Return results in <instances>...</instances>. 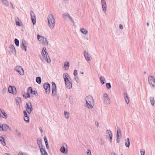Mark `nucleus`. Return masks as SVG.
<instances>
[{"label":"nucleus","instance_id":"nucleus-1","mask_svg":"<svg viewBox=\"0 0 155 155\" xmlns=\"http://www.w3.org/2000/svg\"><path fill=\"white\" fill-rule=\"evenodd\" d=\"M63 76L66 87L68 89H71L72 87V84L71 81L69 80V79H71L70 76L68 73H64L63 74Z\"/></svg>","mask_w":155,"mask_h":155},{"label":"nucleus","instance_id":"nucleus-2","mask_svg":"<svg viewBox=\"0 0 155 155\" xmlns=\"http://www.w3.org/2000/svg\"><path fill=\"white\" fill-rule=\"evenodd\" d=\"M86 101V105L89 109H92L94 106V101L92 97L89 95L85 98Z\"/></svg>","mask_w":155,"mask_h":155},{"label":"nucleus","instance_id":"nucleus-3","mask_svg":"<svg viewBox=\"0 0 155 155\" xmlns=\"http://www.w3.org/2000/svg\"><path fill=\"white\" fill-rule=\"evenodd\" d=\"M48 25L51 28H53L54 26L55 19L53 15L49 14L48 17Z\"/></svg>","mask_w":155,"mask_h":155},{"label":"nucleus","instance_id":"nucleus-4","mask_svg":"<svg viewBox=\"0 0 155 155\" xmlns=\"http://www.w3.org/2000/svg\"><path fill=\"white\" fill-rule=\"evenodd\" d=\"M41 54L47 62L48 63H50L51 61L47 52L46 48L45 47H43L42 50Z\"/></svg>","mask_w":155,"mask_h":155},{"label":"nucleus","instance_id":"nucleus-5","mask_svg":"<svg viewBox=\"0 0 155 155\" xmlns=\"http://www.w3.org/2000/svg\"><path fill=\"white\" fill-rule=\"evenodd\" d=\"M37 38L38 41L42 43V44L44 45L48 46V43L46 38L43 36L39 35H37Z\"/></svg>","mask_w":155,"mask_h":155},{"label":"nucleus","instance_id":"nucleus-6","mask_svg":"<svg viewBox=\"0 0 155 155\" xmlns=\"http://www.w3.org/2000/svg\"><path fill=\"white\" fill-rule=\"evenodd\" d=\"M43 87L45 90L46 94H49L51 91L50 84L48 82L45 83L43 84Z\"/></svg>","mask_w":155,"mask_h":155},{"label":"nucleus","instance_id":"nucleus-7","mask_svg":"<svg viewBox=\"0 0 155 155\" xmlns=\"http://www.w3.org/2000/svg\"><path fill=\"white\" fill-rule=\"evenodd\" d=\"M60 151L65 154H66L68 153V147L67 144L66 143H64L60 149Z\"/></svg>","mask_w":155,"mask_h":155},{"label":"nucleus","instance_id":"nucleus-8","mask_svg":"<svg viewBox=\"0 0 155 155\" xmlns=\"http://www.w3.org/2000/svg\"><path fill=\"white\" fill-rule=\"evenodd\" d=\"M30 106L27 103H26L25 108L29 114H30L33 110V108L30 102Z\"/></svg>","mask_w":155,"mask_h":155},{"label":"nucleus","instance_id":"nucleus-9","mask_svg":"<svg viewBox=\"0 0 155 155\" xmlns=\"http://www.w3.org/2000/svg\"><path fill=\"white\" fill-rule=\"evenodd\" d=\"M52 94L53 96L56 95L57 89L55 83L54 82H52Z\"/></svg>","mask_w":155,"mask_h":155},{"label":"nucleus","instance_id":"nucleus-10","mask_svg":"<svg viewBox=\"0 0 155 155\" xmlns=\"http://www.w3.org/2000/svg\"><path fill=\"white\" fill-rule=\"evenodd\" d=\"M31 17V20L33 25H35L36 23V16L32 11H31L30 12Z\"/></svg>","mask_w":155,"mask_h":155},{"label":"nucleus","instance_id":"nucleus-11","mask_svg":"<svg viewBox=\"0 0 155 155\" xmlns=\"http://www.w3.org/2000/svg\"><path fill=\"white\" fill-rule=\"evenodd\" d=\"M15 70L17 72H18L20 75H23L24 74V72L23 69L20 66H16Z\"/></svg>","mask_w":155,"mask_h":155},{"label":"nucleus","instance_id":"nucleus-12","mask_svg":"<svg viewBox=\"0 0 155 155\" xmlns=\"http://www.w3.org/2000/svg\"><path fill=\"white\" fill-rule=\"evenodd\" d=\"M148 79L149 83L150 85H152L153 87L155 86V81L154 79H153L152 76H149Z\"/></svg>","mask_w":155,"mask_h":155},{"label":"nucleus","instance_id":"nucleus-13","mask_svg":"<svg viewBox=\"0 0 155 155\" xmlns=\"http://www.w3.org/2000/svg\"><path fill=\"white\" fill-rule=\"evenodd\" d=\"M37 143L39 147L40 148V150L41 148H43V145L42 143V139L41 138H38L37 140Z\"/></svg>","mask_w":155,"mask_h":155},{"label":"nucleus","instance_id":"nucleus-14","mask_svg":"<svg viewBox=\"0 0 155 155\" xmlns=\"http://www.w3.org/2000/svg\"><path fill=\"white\" fill-rule=\"evenodd\" d=\"M102 7L103 10L105 12L106 11L107 5L105 1L104 0H101Z\"/></svg>","mask_w":155,"mask_h":155},{"label":"nucleus","instance_id":"nucleus-15","mask_svg":"<svg viewBox=\"0 0 155 155\" xmlns=\"http://www.w3.org/2000/svg\"><path fill=\"white\" fill-rule=\"evenodd\" d=\"M14 89H15V91H16V89L15 87L9 85L8 88V92L10 93L14 94Z\"/></svg>","mask_w":155,"mask_h":155},{"label":"nucleus","instance_id":"nucleus-16","mask_svg":"<svg viewBox=\"0 0 155 155\" xmlns=\"http://www.w3.org/2000/svg\"><path fill=\"white\" fill-rule=\"evenodd\" d=\"M9 48L10 49V51L14 54H16V51L15 48L14 46L12 45H10Z\"/></svg>","mask_w":155,"mask_h":155},{"label":"nucleus","instance_id":"nucleus-17","mask_svg":"<svg viewBox=\"0 0 155 155\" xmlns=\"http://www.w3.org/2000/svg\"><path fill=\"white\" fill-rule=\"evenodd\" d=\"M25 41L24 40H22V43L21 44V48L22 50H24L25 51L27 50L26 46L25 45Z\"/></svg>","mask_w":155,"mask_h":155},{"label":"nucleus","instance_id":"nucleus-18","mask_svg":"<svg viewBox=\"0 0 155 155\" xmlns=\"http://www.w3.org/2000/svg\"><path fill=\"white\" fill-rule=\"evenodd\" d=\"M84 56L86 60L88 61H89L90 60V55L88 54V53L87 52L86 53V51H85L84 52Z\"/></svg>","mask_w":155,"mask_h":155},{"label":"nucleus","instance_id":"nucleus-19","mask_svg":"<svg viewBox=\"0 0 155 155\" xmlns=\"http://www.w3.org/2000/svg\"><path fill=\"white\" fill-rule=\"evenodd\" d=\"M107 132L109 135L110 138V140L111 142L112 141V132H111V131L109 130H107Z\"/></svg>","mask_w":155,"mask_h":155},{"label":"nucleus","instance_id":"nucleus-20","mask_svg":"<svg viewBox=\"0 0 155 155\" xmlns=\"http://www.w3.org/2000/svg\"><path fill=\"white\" fill-rule=\"evenodd\" d=\"M70 66L69 62L68 61H66L64 63V67L66 70L68 69Z\"/></svg>","mask_w":155,"mask_h":155},{"label":"nucleus","instance_id":"nucleus-21","mask_svg":"<svg viewBox=\"0 0 155 155\" xmlns=\"http://www.w3.org/2000/svg\"><path fill=\"white\" fill-rule=\"evenodd\" d=\"M104 103L106 104H110V101L109 97L104 98Z\"/></svg>","mask_w":155,"mask_h":155},{"label":"nucleus","instance_id":"nucleus-22","mask_svg":"<svg viewBox=\"0 0 155 155\" xmlns=\"http://www.w3.org/2000/svg\"><path fill=\"white\" fill-rule=\"evenodd\" d=\"M124 99H125V101L126 103L127 104H128L129 102V99L128 98L127 95V93H124Z\"/></svg>","mask_w":155,"mask_h":155},{"label":"nucleus","instance_id":"nucleus-23","mask_svg":"<svg viewBox=\"0 0 155 155\" xmlns=\"http://www.w3.org/2000/svg\"><path fill=\"white\" fill-rule=\"evenodd\" d=\"M40 151L41 155H48L47 153L44 148H41Z\"/></svg>","mask_w":155,"mask_h":155},{"label":"nucleus","instance_id":"nucleus-24","mask_svg":"<svg viewBox=\"0 0 155 155\" xmlns=\"http://www.w3.org/2000/svg\"><path fill=\"white\" fill-rule=\"evenodd\" d=\"M0 141L2 144L3 145L5 146L6 145L5 142L4 140V138L3 137H0Z\"/></svg>","mask_w":155,"mask_h":155},{"label":"nucleus","instance_id":"nucleus-25","mask_svg":"<svg viewBox=\"0 0 155 155\" xmlns=\"http://www.w3.org/2000/svg\"><path fill=\"white\" fill-rule=\"evenodd\" d=\"M125 145L127 147H129L130 145V139L129 138H127V140L125 143Z\"/></svg>","mask_w":155,"mask_h":155},{"label":"nucleus","instance_id":"nucleus-26","mask_svg":"<svg viewBox=\"0 0 155 155\" xmlns=\"http://www.w3.org/2000/svg\"><path fill=\"white\" fill-rule=\"evenodd\" d=\"M80 30L81 32L83 34L85 35L87 34L88 31L86 29H84V28H81Z\"/></svg>","mask_w":155,"mask_h":155},{"label":"nucleus","instance_id":"nucleus-27","mask_svg":"<svg viewBox=\"0 0 155 155\" xmlns=\"http://www.w3.org/2000/svg\"><path fill=\"white\" fill-rule=\"evenodd\" d=\"M3 4L6 7H8L9 5V3L7 0H2Z\"/></svg>","mask_w":155,"mask_h":155},{"label":"nucleus","instance_id":"nucleus-28","mask_svg":"<svg viewBox=\"0 0 155 155\" xmlns=\"http://www.w3.org/2000/svg\"><path fill=\"white\" fill-rule=\"evenodd\" d=\"M69 15H70L68 13L65 12L63 14L62 17L63 19H65L67 17H68Z\"/></svg>","mask_w":155,"mask_h":155},{"label":"nucleus","instance_id":"nucleus-29","mask_svg":"<svg viewBox=\"0 0 155 155\" xmlns=\"http://www.w3.org/2000/svg\"><path fill=\"white\" fill-rule=\"evenodd\" d=\"M16 102H17V105H20V103L21 102V98L19 97H17L16 98Z\"/></svg>","mask_w":155,"mask_h":155},{"label":"nucleus","instance_id":"nucleus-30","mask_svg":"<svg viewBox=\"0 0 155 155\" xmlns=\"http://www.w3.org/2000/svg\"><path fill=\"white\" fill-rule=\"evenodd\" d=\"M36 81L37 83L38 84H40L41 83V78L40 77H36Z\"/></svg>","mask_w":155,"mask_h":155},{"label":"nucleus","instance_id":"nucleus-31","mask_svg":"<svg viewBox=\"0 0 155 155\" xmlns=\"http://www.w3.org/2000/svg\"><path fill=\"white\" fill-rule=\"evenodd\" d=\"M150 100L151 104L152 106H153L154 104V97H150Z\"/></svg>","mask_w":155,"mask_h":155},{"label":"nucleus","instance_id":"nucleus-32","mask_svg":"<svg viewBox=\"0 0 155 155\" xmlns=\"http://www.w3.org/2000/svg\"><path fill=\"white\" fill-rule=\"evenodd\" d=\"M100 80L102 84H104L105 83L104 81L105 80V78L104 77H101L100 78Z\"/></svg>","mask_w":155,"mask_h":155},{"label":"nucleus","instance_id":"nucleus-33","mask_svg":"<svg viewBox=\"0 0 155 155\" xmlns=\"http://www.w3.org/2000/svg\"><path fill=\"white\" fill-rule=\"evenodd\" d=\"M120 135L121 134V130L119 127H117V135Z\"/></svg>","mask_w":155,"mask_h":155},{"label":"nucleus","instance_id":"nucleus-34","mask_svg":"<svg viewBox=\"0 0 155 155\" xmlns=\"http://www.w3.org/2000/svg\"><path fill=\"white\" fill-rule=\"evenodd\" d=\"M8 128H9L10 129V128L9 127L8 125H7L5 124H3V131L4 130L5 131V130H7V129H8Z\"/></svg>","mask_w":155,"mask_h":155},{"label":"nucleus","instance_id":"nucleus-35","mask_svg":"<svg viewBox=\"0 0 155 155\" xmlns=\"http://www.w3.org/2000/svg\"><path fill=\"white\" fill-rule=\"evenodd\" d=\"M15 43V45L17 46H19V40L17 38H15L14 40Z\"/></svg>","mask_w":155,"mask_h":155},{"label":"nucleus","instance_id":"nucleus-36","mask_svg":"<svg viewBox=\"0 0 155 155\" xmlns=\"http://www.w3.org/2000/svg\"><path fill=\"white\" fill-rule=\"evenodd\" d=\"M106 87L107 89H109L111 88V85L110 83H106Z\"/></svg>","mask_w":155,"mask_h":155},{"label":"nucleus","instance_id":"nucleus-37","mask_svg":"<svg viewBox=\"0 0 155 155\" xmlns=\"http://www.w3.org/2000/svg\"><path fill=\"white\" fill-rule=\"evenodd\" d=\"M24 120L27 123H28L29 121V117H24Z\"/></svg>","mask_w":155,"mask_h":155},{"label":"nucleus","instance_id":"nucleus-38","mask_svg":"<svg viewBox=\"0 0 155 155\" xmlns=\"http://www.w3.org/2000/svg\"><path fill=\"white\" fill-rule=\"evenodd\" d=\"M1 113H2V114L3 115V116H4V117L3 116H2V117L5 118H6L7 117V114L4 111H2Z\"/></svg>","mask_w":155,"mask_h":155},{"label":"nucleus","instance_id":"nucleus-39","mask_svg":"<svg viewBox=\"0 0 155 155\" xmlns=\"http://www.w3.org/2000/svg\"><path fill=\"white\" fill-rule=\"evenodd\" d=\"M64 114L66 118L68 119L69 118V113L66 111H64Z\"/></svg>","mask_w":155,"mask_h":155},{"label":"nucleus","instance_id":"nucleus-40","mask_svg":"<svg viewBox=\"0 0 155 155\" xmlns=\"http://www.w3.org/2000/svg\"><path fill=\"white\" fill-rule=\"evenodd\" d=\"M18 155H28L27 153H22V152L20 151L19 152Z\"/></svg>","mask_w":155,"mask_h":155},{"label":"nucleus","instance_id":"nucleus-41","mask_svg":"<svg viewBox=\"0 0 155 155\" xmlns=\"http://www.w3.org/2000/svg\"><path fill=\"white\" fill-rule=\"evenodd\" d=\"M15 132L16 133L17 135L19 137H20L21 136V134L18 131V130L16 129L15 130Z\"/></svg>","mask_w":155,"mask_h":155},{"label":"nucleus","instance_id":"nucleus-42","mask_svg":"<svg viewBox=\"0 0 155 155\" xmlns=\"http://www.w3.org/2000/svg\"><path fill=\"white\" fill-rule=\"evenodd\" d=\"M117 136V143H119L120 142V137H119V135H116Z\"/></svg>","mask_w":155,"mask_h":155},{"label":"nucleus","instance_id":"nucleus-43","mask_svg":"<svg viewBox=\"0 0 155 155\" xmlns=\"http://www.w3.org/2000/svg\"><path fill=\"white\" fill-rule=\"evenodd\" d=\"M31 94H34L36 96H38V93L36 91H33L32 93Z\"/></svg>","mask_w":155,"mask_h":155},{"label":"nucleus","instance_id":"nucleus-44","mask_svg":"<svg viewBox=\"0 0 155 155\" xmlns=\"http://www.w3.org/2000/svg\"><path fill=\"white\" fill-rule=\"evenodd\" d=\"M30 91L31 93V94L32 93L33 91V88H32V87H30L28 88V91Z\"/></svg>","mask_w":155,"mask_h":155},{"label":"nucleus","instance_id":"nucleus-45","mask_svg":"<svg viewBox=\"0 0 155 155\" xmlns=\"http://www.w3.org/2000/svg\"><path fill=\"white\" fill-rule=\"evenodd\" d=\"M30 97V93L28 91V92L26 93V97H25V98L26 99L28 98H29Z\"/></svg>","mask_w":155,"mask_h":155},{"label":"nucleus","instance_id":"nucleus-46","mask_svg":"<svg viewBox=\"0 0 155 155\" xmlns=\"http://www.w3.org/2000/svg\"><path fill=\"white\" fill-rule=\"evenodd\" d=\"M104 98L109 97L107 93H105L103 95Z\"/></svg>","mask_w":155,"mask_h":155},{"label":"nucleus","instance_id":"nucleus-47","mask_svg":"<svg viewBox=\"0 0 155 155\" xmlns=\"http://www.w3.org/2000/svg\"><path fill=\"white\" fill-rule=\"evenodd\" d=\"M73 74L74 76H76L77 75V71L76 70H75L74 71Z\"/></svg>","mask_w":155,"mask_h":155},{"label":"nucleus","instance_id":"nucleus-48","mask_svg":"<svg viewBox=\"0 0 155 155\" xmlns=\"http://www.w3.org/2000/svg\"><path fill=\"white\" fill-rule=\"evenodd\" d=\"M88 151L87 152V155H91V151L89 149L87 150Z\"/></svg>","mask_w":155,"mask_h":155},{"label":"nucleus","instance_id":"nucleus-49","mask_svg":"<svg viewBox=\"0 0 155 155\" xmlns=\"http://www.w3.org/2000/svg\"><path fill=\"white\" fill-rule=\"evenodd\" d=\"M16 24L17 25H18V26H20V23L19 21H15Z\"/></svg>","mask_w":155,"mask_h":155},{"label":"nucleus","instance_id":"nucleus-50","mask_svg":"<svg viewBox=\"0 0 155 155\" xmlns=\"http://www.w3.org/2000/svg\"><path fill=\"white\" fill-rule=\"evenodd\" d=\"M3 124L0 125V131H3Z\"/></svg>","mask_w":155,"mask_h":155},{"label":"nucleus","instance_id":"nucleus-51","mask_svg":"<svg viewBox=\"0 0 155 155\" xmlns=\"http://www.w3.org/2000/svg\"><path fill=\"white\" fill-rule=\"evenodd\" d=\"M44 139L45 143H48V140H47V138H46V137H45V136L44 137Z\"/></svg>","mask_w":155,"mask_h":155},{"label":"nucleus","instance_id":"nucleus-52","mask_svg":"<svg viewBox=\"0 0 155 155\" xmlns=\"http://www.w3.org/2000/svg\"><path fill=\"white\" fill-rule=\"evenodd\" d=\"M140 152L141 154H142L143 153V152H145V150L143 149H140Z\"/></svg>","mask_w":155,"mask_h":155},{"label":"nucleus","instance_id":"nucleus-53","mask_svg":"<svg viewBox=\"0 0 155 155\" xmlns=\"http://www.w3.org/2000/svg\"><path fill=\"white\" fill-rule=\"evenodd\" d=\"M119 27L121 29H122L123 28V26L121 24L119 25Z\"/></svg>","mask_w":155,"mask_h":155},{"label":"nucleus","instance_id":"nucleus-54","mask_svg":"<svg viewBox=\"0 0 155 155\" xmlns=\"http://www.w3.org/2000/svg\"><path fill=\"white\" fill-rule=\"evenodd\" d=\"M95 125L97 127H98L99 126V123L98 122L96 121L95 122Z\"/></svg>","mask_w":155,"mask_h":155},{"label":"nucleus","instance_id":"nucleus-55","mask_svg":"<svg viewBox=\"0 0 155 155\" xmlns=\"http://www.w3.org/2000/svg\"><path fill=\"white\" fill-rule=\"evenodd\" d=\"M68 17L69 18V19H70L71 21L73 22H74V21L73 20L72 18L70 16V15H69Z\"/></svg>","mask_w":155,"mask_h":155},{"label":"nucleus","instance_id":"nucleus-56","mask_svg":"<svg viewBox=\"0 0 155 155\" xmlns=\"http://www.w3.org/2000/svg\"><path fill=\"white\" fill-rule=\"evenodd\" d=\"M68 17L69 18V19H70L71 21L73 22H74V21L73 20L72 18L70 16V15H69Z\"/></svg>","mask_w":155,"mask_h":155},{"label":"nucleus","instance_id":"nucleus-57","mask_svg":"<svg viewBox=\"0 0 155 155\" xmlns=\"http://www.w3.org/2000/svg\"><path fill=\"white\" fill-rule=\"evenodd\" d=\"M23 114H24V115H28V114L26 111L25 110L23 111Z\"/></svg>","mask_w":155,"mask_h":155},{"label":"nucleus","instance_id":"nucleus-58","mask_svg":"<svg viewBox=\"0 0 155 155\" xmlns=\"http://www.w3.org/2000/svg\"><path fill=\"white\" fill-rule=\"evenodd\" d=\"M46 144V146L47 149H48L49 148V146L48 144V143H45Z\"/></svg>","mask_w":155,"mask_h":155},{"label":"nucleus","instance_id":"nucleus-59","mask_svg":"<svg viewBox=\"0 0 155 155\" xmlns=\"http://www.w3.org/2000/svg\"><path fill=\"white\" fill-rule=\"evenodd\" d=\"M101 144L102 145L104 143V141L102 140V139H101Z\"/></svg>","mask_w":155,"mask_h":155},{"label":"nucleus","instance_id":"nucleus-60","mask_svg":"<svg viewBox=\"0 0 155 155\" xmlns=\"http://www.w3.org/2000/svg\"><path fill=\"white\" fill-rule=\"evenodd\" d=\"M63 1L64 3H66L68 2V0H63Z\"/></svg>","mask_w":155,"mask_h":155},{"label":"nucleus","instance_id":"nucleus-61","mask_svg":"<svg viewBox=\"0 0 155 155\" xmlns=\"http://www.w3.org/2000/svg\"><path fill=\"white\" fill-rule=\"evenodd\" d=\"M39 130H40L41 133H42L43 132V130H42V128L41 127H40Z\"/></svg>","mask_w":155,"mask_h":155},{"label":"nucleus","instance_id":"nucleus-62","mask_svg":"<svg viewBox=\"0 0 155 155\" xmlns=\"http://www.w3.org/2000/svg\"><path fill=\"white\" fill-rule=\"evenodd\" d=\"M10 4L11 5L12 8L13 9H14V7H13V5L12 3L11 2H10Z\"/></svg>","mask_w":155,"mask_h":155},{"label":"nucleus","instance_id":"nucleus-63","mask_svg":"<svg viewBox=\"0 0 155 155\" xmlns=\"http://www.w3.org/2000/svg\"><path fill=\"white\" fill-rule=\"evenodd\" d=\"M23 97H25V98L26 97V96L25 93L24 94H23Z\"/></svg>","mask_w":155,"mask_h":155},{"label":"nucleus","instance_id":"nucleus-64","mask_svg":"<svg viewBox=\"0 0 155 155\" xmlns=\"http://www.w3.org/2000/svg\"><path fill=\"white\" fill-rule=\"evenodd\" d=\"M4 155H11L10 154L8 153H5Z\"/></svg>","mask_w":155,"mask_h":155}]
</instances>
